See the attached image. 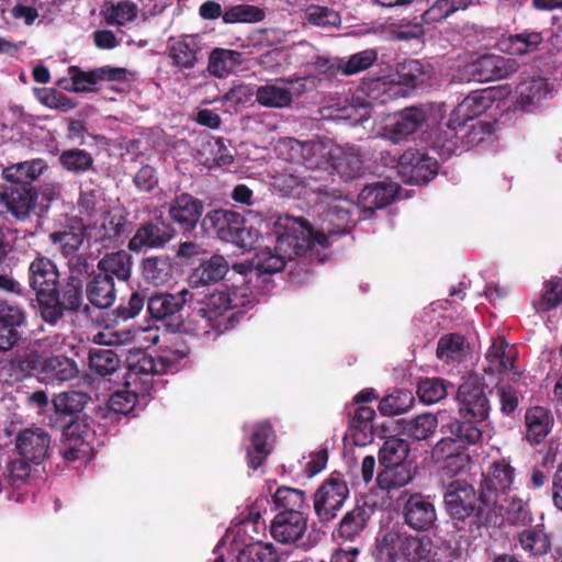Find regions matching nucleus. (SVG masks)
Masks as SVG:
<instances>
[{
  "label": "nucleus",
  "mask_w": 562,
  "mask_h": 562,
  "mask_svg": "<svg viewBox=\"0 0 562 562\" xmlns=\"http://www.w3.org/2000/svg\"><path fill=\"white\" fill-rule=\"evenodd\" d=\"M169 56L179 68H191L196 60L194 40L191 37L172 38L169 44Z\"/></svg>",
  "instance_id": "c03bdc74"
},
{
  "label": "nucleus",
  "mask_w": 562,
  "mask_h": 562,
  "mask_svg": "<svg viewBox=\"0 0 562 562\" xmlns=\"http://www.w3.org/2000/svg\"><path fill=\"white\" fill-rule=\"evenodd\" d=\"M307 528V519L303 513H279L271 524L272 537L282 543L300 540Z\"/></svg>",
  "instance_id": "5701e85b"
},
{
  "label": "nucleus",
  "mask_w": 562,
  "mask_h": 562,
  "mask_svg": "<svg viewBox=\"0 0 562 562\" xmlns=\"http://www.w3.org/2000/svg\"><path fill=\"white\" fill-rule=\"evenodd\" d=\"M464 339L459 335H447L439 339L437 357L445 361H460L465 352Z\"/></svg>",
  "instance_id": "bf43d9fd"
},
{
  "label": "nucleus",
  "mask_w": 562,
  "mask_h": 562,
  "mask_svg": "<svg viewBox=\"0 0 562 562\" xmlns=\"http://www.w3.org/2000/svg\"><path fill=\"white\" fill-rule=\"evenodd\" d=\"M408 443L396 437L387 438L380 449V462L382 467L407 464Z\"/></svg>",
  "instance_id": "09e8293b"
},
{
  "label": "nucleus",
  "mask_w": 562,
  "mask_h": 562,
  "mask_svg": "<svg viewBox=\"0 0 562 562\" xmlns=\"http://www.w3.org/2000/svg\"><path fill=\"white\" fill-rule=\"evenodd\" d=\"M472 4V0H437L423 14L425 23H435L442 21L459 10H464Z\"/></svg>",
  "instance_id": "5fc2aeb1"
},
{
  "label": "nucleus",
  "mask_w": 562,
  "mask_h": 562,
  "mask_svg": "<svg viewBox=\"0 0 562 562\" xmlns=\"http://www.w3.org/2000/svg\"><path fill=\"white\" fill-rule=\"evenodd\" d=\"M562 303V279H552L544 283L538 303L539 311H549Z\"/></svg>",
  "instance_id": "774afa93"
},
{
  "label": "nucleus",
  "mask_w": 562,
  "mask_h": 562,
  "mask_svg": "<svg viewBox=\"0 0 562 562\" xmlns=\"http://www.w3.org/2000/svg\"><path fill=\"white\" fill-rule=\"evenodd\" d=\"M88 224H85L82 218L72 221L68 231L54 233L50 239L54 244H59L65 250L74 251L83 245L93 243L88 234Z\"/></svg>",
  "instance_id": "58836bf2"
},
{
  "label": "nucleus",
  "mask_w": 562,
  "mask_h": 562,
  "mask_svg": "<svg viewBox=\"0 0 562 562\" xmlns=\"http://www.w3.org/2000/svg\"><path fill=\"white\" fill-rule=\"evenodd\" d=\"M553 426V416L550 411L541 406H533L526 411L525 427L526 439L531 445H538L549 435Z\"/></svg>",
  "instance_id": "7c9ffc66"
},
{
  "label": "nucleus",
  "mask_w": 562,
  "mask_h": 562,
  "mask_svg": "<svg viewBox=\"0 0 562 562\" xmlns=\"http://www.w3.org/2000/svg\"><path fill=\"white\" fill-rule=\"evenodd\" d=\"M241 63V54L236 50L215 48L209 60V71L223 78L229 75Z\"/></svg>",
  "instance_id": "a18cd8bd"
},
{
  "label": "nucleus",
  "mask_w": 562,
  "mask_h": 562,
  "mask_svg": "<svg viewBox=\"0 0 562 562\" xmlns=\"http://www.w3.org/2000/svg\"><path fill=\"white\" fill-rule=\"evenodd\" d=\"M440 552L434 551L430 538L417 537L393 527L381 536L376 543V559L394 561L403 559L406 562H431Z\"/></svg>",
  "instance_id": "423d86ee"
},
{
  "label": "nucleus",
  "mask_w": 562,
  "mask_h": 562,
  "mask_svg": "<svg viewBox=\"0 0 562 562\" xmlns=\"http://www.w3.org/2000/svg\"><path fill=\"white\" fill-rule=\"evenodd\" d=\"M225 23H256L265 19V12L251 4H237L227 8L222 15Z\"/></svg>",
  "instance_id": "13d9d810"
},
{
  "label": "nucleus",
  "mask_w": 562,
  "mask_h": 562,
  "mask_svg": "<svg viewBox=\"0 0 562 562\" xmlns=\"http://www.w3.org/2000/svg\"><path fill=\"white\" fill-rule=\"evenodd\" d=\"M369 512L366 507L356 506L347 512L338 525V536L346 540L358 538L367 527Z\"/></svg>",
  "instance_id": "ea45409f"
},
{
  "label": "nucleus",
  "mask_w": 562,
  "mask_h": 562,
  "mask_svg": "<svg viewBox=\"0 0 562 562\" xmlns=\"http://www.w3.org/2000/svg\"><path fill=\"white\" fill-rule=\"evenodd\" d=\"M426 122L423 108H409L394 115L383 130L382 136L393 143H400L418 131Z\"/></svg>",
  "instance_id": "aec40b11"
},
{
  "label": "nucleus",
  "mask_w": 562,
  "mask_h": 562,
  "mask_svg": "<svg viewBox=\"0 0 562 562\" xmlns=\"http://www.w3.org/2000/svg\"><path fill=\"white\" fill-rule=\"evenodd\" d=\"M202 155L206 157L202 160L209 168L224 167L233 161V155L229 153L221 138H209L203 143Z\"/></svg>",
  "instance_id": "3c124183"
},
{
  "label": "nucleus",
  "mask_w": 562,
  "mask_h": 562,
  "mask_svg": "<svg viewBox=\"0 0 562 562\" xmlns=\"http://www.w3.org/2000/svg\"><path fill=\"white\" fill-rule=\"evenodd\" d=\"M88 225V234L93 243L112 240L125 231V211L122 207H113L102 214L92 225Z\"/></svg>",
  "instance_id": "4be33fe9"
},
{
  "label": "nucleus",
  "mask_w": 562,
  "mask_h": 562,
  "mask_svg": "<svg viewBox=\"0 0 562 562\" xmlns=\"http://www.w3.org/2000/svg\"><path fill=\"white\" fill-rule=\"evenodd\" d=\"M405 522L415 530L429 529L437 519L434 504L419 494L412 495L404 505Z\"/></svg>",
  "instance_id": "b1692460"
},
{
  "label": "nucleus",
  "mask_w": 562,
  "mask_h": 562,
  "mask_svg": "<svg viewBox=\"0 0 562 562\" xmlns=\"http://www.w3.org/2000/svg\"><path fill=\"white\" fill-rule=\"evenodd\" d=\"M448 387L449 385L442 379H425L418 383L417 394L423 403L434 404L447 396Z\"/></svg>",
  "instance_id": "680f3d73"
},
{
  "label": "nucleus",
  "mask_w": 562,
  "mask_h": 562,
  "mask_svg": "<svg viewBox=\"0 0 562 562\" xmlns=\"http://www.w3.org/2000/svg\"><path fill=\"white\" fill-rule=\"evenodd\" d=\"M516 351L514 347H509L503 339H497L493 342L486 353L488 367L485 371L491 373L498 371L512 370L514 368V360Z\"/></svg>",
  "instance_id": "a19ab883"
},
{
  "label": "nucleus",
  "mask_w": 562,
  "mask_h": 562,
  "mask_svg": "<svg viewBox=\"0 0 562 562\" xmlns=\"http://www.w3.org/2000/svg\"><path fill=\"white\" fill-rule=\"evenodd\" d=\"M457 400L459 414L464 419L462 424L477 426L487 418L490 403L483 384L479 380L471 379L461 384L457 393Z\"/></svg>",
  "instance_id": "f8f14e48"
},
{
  "label": "nucleus",
  "mask_w": 562,
  "mask_h": 562,
  "mask_svg": "<svg viewBox=\"0 0 562 562\" xmlns=\"http://www.w3.org/2000/svg\"><path fill=\"white\" fill-rule=\"evenodd\" d=\"M273 502L281 509L280 513H303L306 508L304 492L286 486L277 490Z\"/></svg>",
  "instance_id": "603ef678"
},
{
  "label": "nucleus",
  "mask_w": 562,
  "mask_h": 562,
  "mask_svg": "<svg viewBox=\"0 0 562 562\" xmlns=\"http://www.w3.org/2000/svg\"><path fill=\"white\" fill-rule=\"evenodd\" d=\"M250 303V290L247 285L232 284L229 291H218L205 296L194 308V316L205 323L201 327L209 333L211 329L223 334L233 327V314L229 311L247 306Z\"/></svg>",
  "instance_id": "20e7f679"
},
{
  "label": "nucleus",
  "mask_w": 562,
  "mask_h": 562,
  "mask_svg": "<svg viewBox=\"0 0 562 562\" xmlns=\"http://www.w3.org/2000/svg\"><path fill=\"white\" fill-rule=\"evenodd\" d=\"M256 99L266 108H286L292 102V93L285 86L274 82L259 87Z\"/></svg>",
  "instance_id": "79ce46f5"
},
{
  "label": "nucleus",
  "mask_w": 562,
  "mask_h": 562,
  "mask_svg": "<svg viewBox=\"0 0 562 562\" xmlns=\"http://www.w3.org/2000/svg\"><path fill=\"white\" fill-rule=\"evenodd\" d=\"M438 422L430 413L422 414L415 418L403 420V431L416 440H424L430 437L437 429Z\"/></svg>",
  "instance_id": "8fccbe9b"
},
{
  "label": "nucleus",
  "mask_w": 562,
  "mask_h": 562,
  "mask_svg": "<svg viewBox=\"0 0 562 562\" xmlns=\"http://www.w3.org/2000/svg\"><path fill=\"white\" fill-rule=\"evenodd\" d=\"M443 498L448 513L457 519H463L474 513L486 510L474 487L465 481L456 480L451 482L447 486Z\"/></svg>",
  "instance_id": "ddd939ff"
},
{
  "label": "nucleus",
  "mask_w": 562,
  "mask_h": 562,
  "mask_svg": "<svg viewBox=\"0 0 562 562\" xmlns=\"http://www.w3.org/2000/svg\"><path fill=\"white\" fill-rule=\"evenodd\" d=\"M518 64L514 58L499 55H483L465 66L469 79L486 82L507 77L515 72Z\"/></svg>",
  "instance_id": "2eb2a0df"
},
{
  "label": "nucleus",
  "mask_w": 562,
  "mask_h": 562,
  "mask_svg": "<svg viewBox=\"0 0 562 562\" xmlns=\"http://www.w3.org/2000/svg\"><path fill=\"white\" fill-rule=\"evenodd\" d=\"M306 142H299L294 138H284L277 146L278 154L285 160L302 164L304 153L319 151L321 145L305 146Z\"/></svg>",
  "instance_id": "052dcab7"
},
{
  "label": "nucleus",
  "mask_w": 562,
  "mask_h": 562,
  "mask_svg": "<svg viewBox=\"0 0 562 562\" xmlns=\"http://www.w3.org/2000/svg\"><path fill=\"white\" fill-rule=\"evenodd\" d=\"M348 497L347 482L340 474H331L314 493L313 501L316 516L323 522L331 521L341 510Z\"/></svg>",
  "instance_id": "9b49d317"
},
{
  "label": "nucleus",
  "mask_w": 562,
  "mask_h": 562,
  "mask_svg": "<svg viewBox=\"0 0 562 562\" xmlns=\"http://www.w3.org/2000/svg\"><path fill=\"white\" fill-rule=\"evenodd\" d=\"M203 212V203L196 198L182 193L170 203L171 220L186 231L193 229Z\"/></svg>",
  "instance_id": "a878e982"
},
{
  "label": "nucleus",
  "mask_w": 562,
  "mask_h": 562,
  "mask_svg": "<svg viewBox=\"0 0 562 562\" xmlns=\"http://www.w3.org/2000/svg\"><path fill=\"white\" fill-rule=\"evenodd\" d=\"M87 400L85 393L77 391L64 392L54 397L53 406L57 415L71 416L82 411Z\"/></svg>",
  "instance_id": "4d7b16f0"
},
{
  "label": "nucleus",
  "mask_w": 562,
  "mask_h": 562,
  "mask_svg": "<svg viewBox=\"0 0 562 562\" xmlns=\"http://www.w3.org/2000/svg\"><path fill=\"white\" fill-rule=\"evenodd\" d=\"M321 145L319 151L304 153L303 165L307 169L331 175L334 171L345 178H352L360 172L362 158L357 148L341 147L329 139L306 142L305 146Z\"/></svg>",
  "instance_id": "0eeeda50"
},
{
  "label": "nucleus",
  "mask_w": 562,
  "mask_h": 562,
  "mask_svg": "<svg viewBox=\"0 0 562 562\" xmlns=\"http://www.w3.org/2000/svg\"><path fill=\"white\" fill-rule=\"evenodd\" d=\"M206 232H213L224 241L250 249L259 238V231L248 225L238 213L228 210L210 211L202 221Z\"/></svg>",
  "instance_id": "6e6552de"
},
{
  "label": "nucleus",
  "mask_w": 562,
  "mask_h": 562,
  "mask_svg": "<svg viewBox=\"0 0 562 562\" xmlns=\"http://www.w3.org/2000/svg\"><path fill=\"white\" fill-rule=\"evenodd\" d=\"M488 505L486 512L501 516L514 525H524L529 521V512L522 499L516 496L505 495L504 503Z\"/></svg>",
  "instance_id": "c9c22d12"
},
{
  "label": "nucleus",
  "mask_w": 562,
  "mask_h": 562,
  "mask_svg": "<svg viewBox=\"0 0 562 562\" xmlns=\"http://www.w3.org/2000/svg\"><path fill=\"white\" fill-rule=\"evenodd\" d=\"M188 296L192 297L193 295L187 289L181 290L178 294L157 293L148 301V312L157 319L173 316L189 301Z\"/></svg>",
  "instance_id": "2f4dec72"
},
{
  "label": "nucleus",
  "mask_w": 562,
  "mask_h": 562,
  "mask_svg": "<svg viewBox=\"0 0 562 562\" xmlns=\"http://www.w3.org/2000/svg\"><path fill=\"white\" fill-rule=\"evenodd\" d=\"M58 273L54 263L46 258H37V310L48 324H55L66 310H78L82 296L80 286L69 284L64 291L63 301L57 296Z\"/></svg>",
  "instance_id": "7ed1b4c3"
},
{
  "label": "nucleus",
  "mask_w": 562,
  "mask_h": 562,
  "mask_svg": "<svg viewBox=\"0 0 562 562\" xmlns=\"http://www.w3.org/2000/svg\"><path fill=\"white\" fill-rule=\"evenodd\" d=\"M103 274L115 276L126 281L131 277L132 258L126 251L112 252L103 257L98 265Z\"/></svg>",
  "instance_id": "49530a36"
},
{
  "label": "nucleus",
  "mask_w": 562,
  "mask_h": 562,
  "mask_svg": "<svg viewBox=\"0 0 562 562\" xmlns=\"http://www.w3.org/2000/svg\"><path fill=\"white\" fill-rule=\"evenodd\" d=\"M542 41L543 37L540 32L525 31L501 38L498 46L506 54L521 56L535 52Z\"/></svg>",
  "instance_id": "72a5a7b5"
},
{
  "label": "nucleus",
  "mask_w": 562,
  "mask_h": 562,
  "mask_svg": "<svg viewBox=\"0 0 562 562\" xmlns=\"http://www.w3.org/2000/svg\"><path fill=\"white\" fill-rule=\"evenodd\" d=\"M252 273L249 263L240 262L233 265L229 269L226 259L215 255L210 259L202 261L190 276V282L193 285H206L217 282L227 276V281L236 285H247V276Z\"/></svg>",
  "instance_id": "9d476101"
},
{
  "label": "nucleus",
  "mask_w": 562,
  "mask_h": 562,
  "mask_svg": "<svg viewBox=\"0 0 562 562\" xmlns=\"http://www.w3.org/2000/svg\"><path fill=\"white\" fill-rule=\"evenodd\" d=\"M397 194V186L391 182H375L366 186L358 196L356 210L371 213L389 205Z\"/></svg>",
  "instance_id": "393cba45"
},
{
  "label": "nucleus",
  "mask_w": 562,
  "mask_h": 562,
  "mask_svg": "<svg viewBox=\"0 0 562 562\" xmlns=\"http://www.w3.org/2000/svg\"><path fill=\"white\" fill-rule=\"evenodd\" d=\"M2 176L5 180L10 181L13 187L11 191L24 189L27 193L25 196L31 199V206H35V188L33 181L35 180V161L27 160L9 166L2 170Z\"/></svg>",
  "instance_id": "c85d7f7f"
},
{
  "label": "nucleus",
  "mask_w": 562,
  "mask_h": 562,
  "mask_svg": "<svg viewBox=\"0 0 562 562\" xmlns=\"http://www.w3.org/2000/svg\"><path fill=\"white\" fill-rule=\"evenodd\" d=\"M41 373L43 379L54 381H68L78 373L76 363L60 356L48 357L41 362Z\"/></svg>",
  "instance_id": "e433bc0d"
},
{
  "label": "nucleus",
  "mask_w": 562,
  "mask_h": 562,
  "mask_svg": "<svg viewBox=\"0 0 562 562\" xmlns=\"http://www.w3.org/2000/svg\"><path fill=\"white\" fill-rule=\"evenodd\" d=\"M427 78L429 72L419 60H407L398 66L396 78L375 79L359 87L352 95L351 103L339 109L335 119L361 123L370 117L374 103H386L404 97Z\"/></svg>",
  "instance_id": "f257e3e1"
},
{
  "label": "nucleus",
  "mask_w": 562,
  "mask_h": 562,
  "mask_svg": "<svg viewBox=\"0 0 562 562\" xmlns=\"http://www.w3.org/2000/svg\"><path fill=\"white\" fill-rule=\"evenodd\" d=\"M273 246L261 248L254 258V266L261 273H277L286 261L311 248V232L294 216H279L273 224Z\"/></svg>",
  "instance_id": "f03ea898"
},
{
  "label": "nucleus",
  "mask_w": 562,
  "mask_h": 562,
  "mask_svg": "<svg viewBox=\"0 0 562 562\" xmlns=\"http://www.w3.org/2000/svg\"><path fill=\"white\" fill-rule=\"evenodd\" d=\"M305 20L319 27H335L341 22L339 14L327 7L308 5L305 9Z\"/></svg>",
  "instance_id": "0e129e2a"
},
{
  "label": "nucleus",
  "mask_w": 562,
  "mask_h": 562,
  "mask_svg": "<svg viewBox=\"0 0 562 562\" xmlns=\"http://www.w3.org/2000/svg\"><path fill=\"white\" fill-rule=\"evenodd\" d=\"M14 450L19 458L7 464L5 472L0 477V492L9 487L18 488L30 479L32 467L35 464V429L33 427L18 431Z\"/></svg>",
  "instance_id": "1a4fd4ad"
},
{
  "label": "nucleus",
  "mask_w": 562,
  "mask_h": 562,
  "mask_svg": "<svg viewBox=\"0 0 562 562\" xmlns=\"http://www.w3.org/2000/svg\"><path fill=\"white\" fill-rule=\"evenodd\" d=\"M376 58L378 54L374 49H366L341 60L339 68L346 75H355L371 67Z\"/></svg>",
  "instance_id": "338daca9"
},
{
  "label": "nucleus",
  "mask_w": 562,
  "mask_h": 562,
  "mask_svg": "<svg viewBox=\"0 0 562 562\" xmlns=\"http://www.w3.org/2000/svg\"><path fill=\"white\" fill-rule=\"evenodd\" d=\"M142 267L144 279L154 285H164L172 279L173 265L168 257H148Z\"/></svg>",
  "instance_id": "4c0bfd02"
},
{
  "label": "nucleus",
  "mask_w": 562,
  "mask_h": 562,
  "mask_svg": "<svg viewBox=\"0 0 562 562\" xmlns=\"http://www.w3.org/2000/svg\"><path fill=\"white\" fill-rule=\"evenodd\" d=\"M413 402L414 398L409 392L397 391L381 400L379 411L384 416L398 415L406 412Z\"/></svg>",
  "instance_id": "e2e57ef3"
},
{
  "label": "nucleus",
  "mask_w": 562,
  "mask_h": 562,
  "mask_svg": "<svg viewBox=\"0 0 562 562\" xmlns=\"http://www.w3.org/2000/svg\"><path fill=\"white\" fill-rule=\"evenodd\" d=\"M35 370V352L0 360V383L12 385L32 376Z\"/></svg>",
  "instance_id": "c756f323"
},
{
  "label": "nucleus",
  "mask_w": 562,
  "mask_h": 562,
  "mask_svg": "<svg viewBox=\"0 0 562 562\" xmlns=\"http://www.w3.org/2000/svg\"><path fill=\"white\" fill-rule=\"evenodd\" d=\"M356 204L352 200L342 195H326L319 205L317 223L312 227L305 220L299 217L311 232V247L319 245L328 247L330 237L345 234L351 220Z\"/></svg>",
  "instance_id": "39448f33"
},
{
  "label": "nucleus",
  "mask_w": 562,
  "mask_h": 562,
  "mask_svg": "<svg viewBox=\"0 0 562 562\" xmlns=\"http://www.w3.org/2000/svg\"><path fill=\"white\" fill-rule=\"evenodd\" d=\"M279 554L271 543L256 541L243 548L237 562H279Z\"/></svg>",
  "instance_id": "864d4df0"
},
{
  "label": "nucleus",
  "mask_w": 562,
  "mask_h": 562,
  "mask_svg": "<svg viewBox=\"0 0 562 562\" xmlns=\"http://www.w3.org/2000/svg\"><path fill=\"white\" fill-rule=\"evenodd\" d=\"M514 482V469L505 461L495 462L485 474L480 492V499L484 507L502 504L505 495Z\"/></svg>",
  "instance_id": "4468645a"
},
{
  "label": "nucleus",
  "mask_w": 562,
  "mask_h": 562,
  "mask_svg": "<svg viewBox=\"0 0 562 562\" xmlns=\"http://www.w3.org/2000/svg\"><path fill=\"white\" fill-rule=\"evenodd\" d=\"M522 549L533 555H542L550 548L549 537L542 530H525L519 537Z\"/></svg>",
  "instance_id": "69168bd1"
},
{
  "label": "nucleus",
  "mask_w": 562,
  "mask_h": 562,
  "mask_svg": "<svg viewBox=\"0 0 562 562\" xmlns=\"http://www.w3.org/2000/svg\"><path fill=\"white\" fill-rule=\"evenodd\" d=\"M24 189L18 191L0 192V215L11 213L19 220L29 216L31 206V199L26 195Z\"/></svg>",
  "instance_id": "37998d69"
},
{
  "label": "nucleus",
  "mask_w": 562,
  "mask_h": 562,
  "mask_svg": "<svg viewBox=\"0 0 562 562\" xmlns=\"http://www.w3.org/2000/svg\"><path fill=\"white\" fill-rule=\"evenodd\" d=\"M124 69L121 68H98L91 71H82L78 67H69L68 76L70 86H63L65 89L74 92H91L102 80H116L122 77Z\"/></svg>",
  "instance_id": "412c9836"
},
{
  "label": "nucleus",
  "mask_w": 562,
  "mask_h": 562,
  "mask_svg": "<svg viewBox=\"0 0 562 562\" xmlns=\"http://www.w3.org/2000/svg\"><path fill=\"white\" fill-rule=\"evenodd\" d=\"M494 92L492 90L475 91L462 100L450 113L446 123L452 137L458 128L462 127L468 121L479 117L485 113L494 102Z\"/></svg>",
  "instance_id": "dca6fc26"
},
{
  "label": "nucleus",
  "mask_w": 562,
  "mask_h": 562,
  "mask_svg": "<svg viewBox=\"0 0 562 562\" xmlns=\"http://www.w3.org/2000/svg\"><path fill=\"white\" fill-rule=\"evenodd\" d=\"M551 92L549 82L542 77L524 79L516 87L515 95L517 105L524 111H532Z\"/></svg>",
  "instance_id": "cd10ccee"
},
{
  "label": "nucleus",
  "mask_w": 562,
  "mask_h": 562,
  "mask_svg": "<svg viewBox=\"0 0 562 562\" xmlns=\"http://www.w3.org/2000/svg\"><path fill=\"white\" fill-rule=\"evenodd\" d=\"M247 448L248 465L256 470L270 454L274 443V432L268 423L257 424L250 434Z\"/></svg>",
  "instance_id": "bb28decb"
},
{
  "label": "nucleus",
  "mask_w": 562,
  "mask_h": 562,
  "mask_svg": "<svg viewBox=\"0 0 562 562\" xmlns=\"http://www.w3.org/2000/svg\"><path fill=\"white\" fill-rule=\"evenodd\" d=\"M376 480L379 487L382 490L401 488L412 480L411 468L408 464L383 467Z\"/></svg>",
  "instance_id": "de8ad7c7"
},
{
  "label": "nucleus",
  "mask_w": 562,
  "mask_h": 562,
  "mask_svg": "<svg viewBox=\"0 0 562 562\" xmlns=\"http://www.w3.org/2000/svg\"><path fill=\"white\" fill-rule=\"evenodd\" d=\"M88 300L99 308L110 307L115 301V290L112 277L97 274L87 285Z\"/></svg>",
  "instance_id": "f704fd0d"
},
{
  "label": "nucleus",
  "mask_w": 562,
  "mask_h": 562,
  "mask_svg": "<svg viewBox=\"0 0 562 562\" xmlns=\"http://www.w3.org/2000/svg\"><path fill=\"white\" fill-rule=\"evenodd\" d=\"M63 456L68 461H88L93 456L92 440L94 432L81 422H71L64 431Z\"/></svg>",
  "instance_id": "a211bd4d"
},
{
  "label": "nucleus",
  "mask_w": 562,
  "mask_h": 562,
  "mask_svg": "<svg viewBox=\"0 0 562 562\" xmlns=\"http://www.w3.org/2000/svg\"><path fill=\"white\" fill-rule=\"evenodd\" d=\"M450 429L452 437L442 438L432 449V457L438 462H446L464 449L465 445H473L482 437V430L479 426L471 424L456 422L450 425Z\"/></svg>",
  "instance_id": "f3484780"
},
{
  "label": "nucleus",
  "mask_w": 562,
  "mask_h": 562,
  "mask_svg": "<svg viewBox=\"0 0 562 562\" xmlns=\"http://www.w3.org/2000/svg\"><path fill=\"white\" fill-rule=\"evenodd\" d=\"M398 173L407 183H425L437 173V160L418 150H407L400 158Z\"/></svg>",
  "instance_id": "6ab92c4d"
},
{
  "label": "nucleus",
  "mask_w": 562,
  "mask_h": 562,
  "mask_svg": "<svg viewBox=\"0 0 562 562\" xmlns=\"http://www.w3.org/2000/svg\"><path fill=\"white\" fill-rule=\"evenodd\" d=\"M171 238L168 228L162 225L148 224L139 227L128 243L132 251L138 252L146 248H157Z\"/></svg>",
  "instance_id": "473e14b6"
},
{
  "label": "nucleus",
  "mask_w": 562,
  "mask_h": 562,
  "mask_svg": "<svg viewBox=\"0 0 562 562\" xmlns=\"http://www.w3.org/2000/svg\"><path fill=\"white\" fill-rule=\"evenodd\" d=\"M90 369L100 375H110L120 367V359L111 349H94L89 356Z\"/></svg>",
  "instance_id": "6e6d98bb"
}]
</instances>
